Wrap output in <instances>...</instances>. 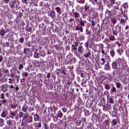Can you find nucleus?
<instances>
[{
    "mask_svg": "<svg viewBox=\"0 0 129 129\" xmlns=\"http://www.w3.org/2000/svg\"><path fill=\"white\" fill-rule=\"evenodd\" d=\"M1 90L4 92H6L8 91V87L7 84L3 85L1 86Z\"/></svg>",
    "mask_w": 129,
    "mask_h": 129,
    "instance_id": "obj_1",
    "label": "nucleus"
},
{
    "mask_svg": "<svg viewBox=\"0 0 129 129\" xmlns=\"http://www.w3.org/2000/svg\"><path fill=\"white\" fill-rule=\"evenodd\" d=\"M15 112L12 111L11 110L10 111L9 114V116L10 118L12 119H14V118L16 119L17 118L16 114V111H15Z\"/></svg>",
    "mask_w": 129,
    "mask_h": 129,
    "instance_id": "obj_2",
    "label": "nucleus"
},
{
    "mask_svg": "<svg viewBox=\"0 0 129 129\" xmlns=\"http://www.w3.org/2000/svg\"><path fill=\"white\" fill-rule=\"evenodd\" d=\"M103 110L105 111H109L110 108V105L109 104H107L106 105H103Z\"/></svg>",
    "mask_w": 129,
    "mask_h": 129,
    "instance_id": "obj_3",
    "label": "nucleus"
},
{
    "mask_svg": "<svg viewBox=\"0 0 129 129\" xmlns=\"http://www.w3.org/2000/svg\"><path fill=\"white\" fill-rule=\"evenodd\" d=\"M106 102V101L104 98H101V99H100V102L98 104V105L100 106H102L103 105H105Z\"/></svg>",
    "mask_w": 129,
    "mask_h": 129,
    "instance_id": "obj_4",
    "label": "nucleus"
},
{
    "mask_svg": "<svg viewBox=\"0 0 129 129\" xmlns=\"http://www.w3.org/2000/svg\"><path fill=\"white\" fill-rule=\"evenodd\" d=\"M28 108V107L25 104L22 106L21 110L23 112L26 113L27 112Z\"/></svg>",
    "mask_w": 129,
    "mask_h": 129,
    "instance_id": "obj_5",
    "label": "nucleus"
},
{
    "mask_svg": "<svg viewBox=\"0 0 129 129\" xmlns=\"http://www.w3.org/2000/svg\"><path fill=\"white\" fill-rule=\"evenodd\" d=\"M117 60H116V61H113L112 63V67L113 69H115L117 66Z\"/></svg>",
    "mask_w": 129,
    "mask_h": 129,
    "instance_id": "obj_6",
    "label": "nucleus"
},
{
    "mask_svg": "<svg viewBox=\"0 0 129 129\" xmlns=\"http://www.w3.org/2000/svg\"><path fill=\"white\" fill-rule=\"evenodd\" d=\"M111 11H109L108 9H107L105 14L106 17L107 18L110 17L111 15Z\"/></svg>",
    "mask_w": 129,
    "mask_h": 129,
    "instance_id": "obj_7",
    "label": "nucleus"
},
{
    "mask_svg": "<svg viewBox=\"0 0 129 129\" xmlns=\"http://www.w3.org/2000/svg\"><path fill=\"white\" fill-rule=\"evenodd\" d=\"M84 49L83 47L81 46H79L78 47V51L80 53L82 54L83 53Z\"/></svg>",
    "mask_w": 129,
    "mask_h": 129,
    "instance_id": "obj_8",
    "label": "nucleus"
},
{
    "mask_svg": "<svg viewBox=\"0 0 129 129\" xmlns=\"http://www.w3.org/2000/svg\"><path fill=\"white\" fill-rule=\"evenodd\" d=\"M73 17L75 18H78L80 16V14L76 12H73Z\"/></svg>",
    "mask_w": 129,
    "mask_h": 129,
    "instance_id": "obj_9",
    "label": "nucleus"
},
{
    "mask_svg": "<svg viewBox=\"0 0 129 129\" xmlns=\"http://www.w3.org/2000/svg\"><path fill=\"white\" fill-rule=\"evenodd\" d=\"M50 16L52 18H53L55 17V12L54 11H51L49 13Z\"/></svg>",
    "mask_w": 129,
    "mask_h": 129,
    "instance_id": "obj_10",
    "label": "nucleus"
},
{
    "mask_svg": "<svg viewBox=\"0 0 129 129\" xmlns=\"http://www.w3.org/2000/svg\"><path fill=\"white\" fill-rule=\"evenodd\" d=\"M97 46H98L99 47L100 49L101 50V49H102V50L101 51V53L103 55L105 52L104 50H103V45L102 44H99L98 45H97Z\"/></svg>",
    "mask_w": 129,
    "mask_h": 129,
    "instance_id": "obj_11",
    "label": "nucleus"
},
{
    "mask_svg": "<svg viewBox=\"0 0 129 129\" xmlns=\"http://www.w3.org/2000/svg\"><path fill=\"white\" fill-rule=\"evenodd\" d=\"M94 27H93L92 28V29L93 30V38L95 39V38H96V36H97V34L96 33V29H94Z\"/></svg>",
    "mask_w": 129,
    "mask_h": 129,
    "instance_id": "obj_12",
    "label": "nucleus"
},
{
    "mask_svg": "<svg viewBox=\"0 0 129 129\" xmlns=\"http://www.w3.org/2000/svg\"><path fill=\"white\" fill-rule=\"evenodd\" d=\"M105 67L107 70H110L111 67L110 66V64L109 62H107L106 64L105 65Z\"/></svg>",
    "mask_w": 129,
    "mask_h": 129,
    "instance_id": "obj_13",
    "label": "nucleus"
},
{
    "mask_svg": "<svg viewBox=\"0 0 129 129\" xmlns=\"http://www.w3.org/2000/svg\"><path fill=\"white\" fill-rule=\"evenodd\" d=\"M13 121L11 119H9L6 121V123L10 127H11L12 126V122Z\"/></svg>",
    "mask_w": 129,
    "mask_h": 129,
    "instance_id": "obj_14",
    "label": "nucleus"
},
{
    "mask_svg": "<svg viewBox=\"0 0 129 129\" xmlns=\"http://www.w3.org/2000/svg\"><path fill=\"white\" fill-rule=\"evenodd\" d=\"M109 39L111 41H114L116 40V39L115 38V37L112 35H111V36H110L109 37Z\"/></svg>",
    "mask_w": 129,
    "mask_h": 129,
    "instance_id": "obj_15",
    "label": "nucleus"
},
{
    "mask_svg": "<svg viewBox=\"0 0 129 129\" xmlns=\"http://www.w3.org/2000/svg\"><path fill=\"white\" fill-rule=\"evenodd\" d=\"M40 119L39 115L36 114L34 115V120L35 121H39Z\"/></svg>",
    "mask_w": 129,
    "mask_h": 129,
    "instance_id": "obj_16",
    "label": "nucleus"
},
{
    "mask_svg": "<svg viewBox=\"0 0 129 129\" xmlns=\"http://www.w3.org/2000/svg\"><path fill=\"white\" fill-rule=\"evenodd\" d=\"M111 56L112 57H113L115 56V52L113 49L111 50L110 52Z\"/></svg>",
    "mask_w": 129,
    "mask_h": 129,
    "instance_id": "obj_17",
    "label": "nucleus"
},
{
    "mask_svg": "<svg viewBox=\"0 0 129 129\" xmlns=\"http://www.w3.org/2000/svg\"><path fill=\"white\" fill-rule=\"evenodd\" d=\"M106 90H109L110 89V85L106 84H105L104 86Z\"/></svg>",
    "mask_w": 129,
    "mask_h": 129,
    "instance_id": "obj_18",
    "label": "nucleus"
},
{
    "mask_svg": "<svg viewBox=\"0 0 129 129\" xmlns=\"http://www.w3.org/2000/svg\"><path fill=\"white\" fill-rule=\"evenodd\" d=\"M99 62L101 64L104 65L106 62V61L105 59L103 58H102L101 59V60H100Z\"/></svg>",
    "mask_w": 129,
    "mask_h": 129,
    "instance_id": "obj_19",
    "label": "nucleus"
},
{
    "mask_svg": "<svg viewBox=\"0 0 129 129\" xmlns=\"http://www.w3.org/2000/svg\"><path fill=\"white\" fill-rule=\"evenodd\" d=\"M91 54V53L90 51H88L87 53H85L84 55V57L85 58L88 57Z\"/></svg>",
    "mask_w": 129,
    "mask_h": 129,
    "instance_id": "obj_20",
    "label": "nucleus"
},
{
    "mask_svg": "<svg viewBox=\"0 0 129 129\" xmlns=\"http://www.w3.org/2000/svg\"><path fill=\"white\" fill-rule=\"evenodd\" d=\"M4 125V120L2 118H0V126H3Z\"/></svg>",
    "mask_w": 129,
    "mask_h": 129,
    "instance_id": "obj_21",
    "label": "nucleus"
},
{
    "mask_svg": "<svg viewBox=\"0 0 129 129\" xmlns=\"http://www.w3.org/2000/svg\"><path fill=\"white\" fill-rule=\"evenodd\" d=\"M25 29L27 32H30L32 30V28L30 26L29 27L28 25H27Z\"/></svg>",
    "mask_w": 129,
    "mask_h": 129,
    "instance_id": "obj_22",
    "label": "nucleus"
},
{
    "mask_svg": "<svg viewBox=\"0 0 129 129\" xmlns=\"http://www.w3.org/2000/svg\"><path fill=\"white\" fill-rule=\"evenodd\" d=\"M111 21L112 22V23L114 25L117 22L116 20L114 19L113 18L111 17L110 18Z\"/></svg>",
    "mask_w": 129,
    "mask_h": 129,
    "instance_id": "obj_23",
    "label": "nucleus"
},
{
    "mask_svg": "<svg viewBox=\"0 0 129 129\" xmlns=\"http://www.w3.org/2000/svg\"><path fill=\"white\" fill-rule=\"evenodd\" d=\"M34 56L35 58H38L40 57L39 54L38 53L35 52L34 53Z\"/></svg>",
    "mask_w": 129,
    "mask_h": 129,
    "instance_id": "obj_24",
    "label": "nucleus"
},
{
    "mask_svg": "<svg viewBox=\"0 0 129 129\" xmlns=\"http://www.w3.org/2000/svg\"><path fill=\"white\" fill-rule=\"evenodd\" d=\"M113 125H116L117 124V121H116V119H113L112 121L110 122Z\"/></svg>",
    "mask_w": 129,
    "mask_h": 129,
    "instance_id": "obj_25",
    "label": "nucleus"
},
{
    "mask_svg": "<svg viewBox=\"0 0 129 129\" xmlns=\"http://www.w3.org/2000/svg\"><path fill=\"white\" fill-rule=\"evenodd\" d=\"M122 7L124 9H126L128 8V4L127 3H124L122 5Z\"/></svg>",
    "mask_w": 129,
    "mask_h": 129,
    "instance_id": "obj_26",
    "label": "nucleus"
},
{
    "mask_svg": "<svg viewBox=\"0 0 129 129\" xmlns=\"http://www.w3.org/2000/svg\"><path fill=\"white\" fill-rule=\"evenodd\" d=\"M62 113L60 111H59L58 112L57 116L61 118L62 116Z\"/></svg>",
    "mask_w": 129,
    "mask_h": 129,
    "instance_id": "obj_27",
    "label": "nucleus"
},
{
    "mask_svg": "<svg viewBox=\"0 0 129 129\" xmlns=\"http://www.w3.org/2000/svg\"><path fill=\"white\" fill-rule=\"evenodd\" d=\"M16 4V2L14 1H13L12 3V5H11V8H15V6Z\"/></svg>",
    "mask_w": 129,
    "mask_h": 129,
    "instance_id": "obj_28",
    "label": "nucleus"
},
{
    "mask_svg": "<svg viewBox=\"0 0 129 129\" xmlns=\"http://www.w3.org/2000/svg\"><path fill=\"white\" fill-rule=\"evenodd\" d=\"M24 115V113L20 111L18 114L19 117L20 118L22 117Z\"/></svg>",
    "mask_w": 129,
    "mask_h": 129,
    "instance_id": "obj_29",
    "label": "nucleus"
},
{
    "mask_svg": "<svg viewBox=\"0 0 129 129\" xmlns=\"http://www.w3.org/2000/svg\"><path fill=\"white\" fill-rule=\"evenodd\" d=\"M1 116L3 118H5L6 116V113L4 112H2L1 115Z\"/></svg>",
    "mask_w": 129,
    "mask_h": 129,
    "instance_id": "obj_30",
    "label": "nucleus"
},
{
    "mask_svg": "<svg viewBox=\"0 0 129 129\" xmlns=\"http://www.w3.org/2000/svg\"><path fill=\"white\" fill-rule=\"evenodd\" d=\"M28 117V116L27 115H25L23 117V118H22V120H23H23H24L25 121V122L26 123V121H28L27 120L26 118H27Z\"/></svg>",
    "mask_w": 129,
    "mask_h": 129,
    "instance_id": "obj_31",
    "label": "nucleus"
},
{
    "mask_svg": "<svg viewBox=\"0 0 129 129\" xmlns=\"http://www.w3.org/2000/svg\"><path fill=\"white\" fill-rule=\"evenodd\" d=\"M116 86L117 88H119L121 86V84L119 82H117L116 84Z\"/></svg>",
    "mask_w": 129,
    "mask_h": 129,
    "instance_id": "obj_32",
    "label": "nucleus"
},
{
    "mask_svg": "<svg viewBox=\"0 0 129 129\" xmlns=\"http://www.w3.org/2000/svg\"><path fill=\"white\" fill-rule=\"evenodd\" d=\"M30 50L29 48H24V51L23 52V53L25 54H26L28 52V50Z\"/></svg>",
    "mask_w": 129,
    "mask_h": 129,
    "instance_id": "obj_33",
    "label": "nucleus"
},
{
    "mask_svg": "<svg viewBox=\"0 0 129 129\" xmlns=\"http://www.w3.org/2000/svg\"><path fill=\"white\" fill-rule=\"evenodd\" d=\"M79 23L81 26H84L85 25V23L83 20H81L79 21Z\"/></svg>",
    "mask_w": 129,
    "mask_h": 129,
    "instance_id": "obj_34",
    "label": "nucleus"
},
{
    "mask_svg": "<svg viewBox=\"0 0 129 129\" xmlns=\"http://www.w3.org/2000/svg\"><path fill=\"white\" fill-rule=\"evenodd\" d=\"M126 22V20H124L123 19H121L119 21L120 23L121 24L124 23Z\"/></svg>",
    "mask_w": 129,
    "mask_h": 129,
    "instance_id": "obj_35",
    "label": "nucleus"
},
{
    "mask_svg": "<svg viewBox=\"0 0 129 129\" xmlns=\"http://www.w3.org/2000/svg\"><path fill=\"white\" fill-rule=\"evenodd\" d=\"M112 33L113 35L117 36L118 35V33L116 30H113Z\"/></svg>",
    "mask_w": 129,
    "mask_h": 129,
    "instance_id": "obj_36",
    "label": "nucleus"
},
{
    "mask_svg": "<svg viewBox=\"0 0 129 129\" xmlns=\"http://www.w3.org/2000/svg\"><path fill=\"white\" fill-rule=\"evenodd\" d=\"M5 33V31L3 29L0 32V34L2 36H4V34Z\"/></svg>",
    "mask_w": 129,
    "mask_h": 129,
    "instance_id": "obj_37",
    "label": "nucleus"
},
{
    "mask_svg": "<svg viewBox=\"0 0 129 129\" xmlns=\"http://www.w3.org/2000/svg\"><path fill=\"white\" fill-rule=\"evenodd\" d=\"M96 21H95L93 20H92L91 21V26H93L95 25V23H96Z\"/></svg>",
    "mask_w": 129,
    "mask_h": 129,
    "instance_id": "obj_38",
    "label": "nucleus"
},
{
    "mask_svg": "<svg viewBox=\"0 0 129 129\" xmlns=\"http://www.w3.org/2000/svg\"><path fill=\"white\" fill-rule=\"evenodd\" d=\"M111 91L114 92H116V90L115 87H112L111 89Z\"/></svg>",
    "mask_w": 129,
    "mask_h": 129,
    "instance_id": "obj_39",
    "label": "nucleus"
},
{
    "mask_svg": "<svg viewBox=\"0 0 129 129\" xmlns=\"http://www.w3.org/2000/svg\"><path fill=\"white\" fill-rule=\"evenodd\" d=\"M19 42L21 43H23L24 41V38H21L19 39Z\"/></svg>",
    "mask_w": 129,
    "mask_h": 129,
    "instance_id": "obj_40",
    "label": "nucleus"
},
{
    "mask_svg": "<svg viewBox=\"0 0 129 129\" xmlns=\"http://www.w3.org/2000/svg\"><path fill=\"white\" fill-rule=\"evenodd\" d=\"M74 44H75V45H72V47H77L78 45V42H74Z\"/></svg>",
    "mask_w": 129,
    "mask_h": 129,
    "instance_id": "obj_41",
    "label": "nucleus"
},
{
    "mask_svg": "<svg viewBox=\"0 0 129 129\" xmlns=\"http://www.w3.org/2000/svg\"><path fill=\"white\" fill-rule=\"evenodd\" d=\"M55 10L57 11V13H59L60 11V9L58 7L55 8Z\"/></svg>",
    "mask_w": 129,
    "mask_h": 129,
    "instance_id": "obj_42",
    "label": "nucleus"
},
{
    "mask_svg": "<svg viewBox=\"0 0 129 129\" xmlns=\"http://www.w3.org/2000/svg\"><path fill=\"white\" fill-rule=\"evenodd\" d=\"M1 102L2 103V104H4L7 103V100L6 99H5L1 100Z\"/></svg>",
    "mask_w": 129,
    "mask_h": 129,
    "instance_id": "obj_43",
    "label": "nucleus"
},
{
    "mask_svg": "<svg viewBox=\"0 0 129 129\" xmlns=\"http://www.w3.org/2000/svg\"><path fill=\"white\" fill-rule=\"evenodd\" d=\"M29 117L30 118V120L29 121H26V123H31L33 122L32 117L31 116H30Z\"/></svg>",
    "mask_w": 129,
    "mask_h": 129,
    "instance_id": "obj_44",
    "label": "nucleus"
},
{
    "mask_svg": "<svg viewBox=\"0 0 129 129\" xmlns=\"http://www.w3.org/2000/svg\"><path fill=\"white\" fill-rule=\"evenodd\" d=\"M17 104H15V105H14L13 104H11V107L13 109H15L17 107Z\"/></svg>",
    "mask_w": 129,
    "mask_h": 129,
    "instance_id": "obj_45",
    "label": "nucleus"
},
{
    "mask_svg": "<svg viewBox=\"0 0 129 129\" xmlns=\"http://www.w3.org/2000/svg\"><path fill=\"white\" fill-rule=\"evenodd\" d=\"M109 103L112 104L113 103H114V101L113 100V99L112 98H109Z\"/></svg>",
    "mask_w": 129,
    "mask_h": 129,
    "instance_id": "obj_46",
    "label": "nucleus"
},
{
    "mask_svg": "<svg viewBox=\"0 0 129 129\" xmlns=\"http://www.w3.org/2000/svg\"><path fill=\"white\" fill-rule=\"evenodd\" d=\"M78 2L79 3L82 4H84V0H78Z\"/></svg>",
    "mask_w": 129,
    "mask_h": 129,
    "instance_id": "obj_47",
    "label": "nucleus"
},
{
    "mask_svg": "<svg viewBox=\"0 0 129 129\" xmlns=\"http://www.w3.org/2000/svg\"><path fill=\"white\" fill-rule=\"evenodd\" d=\"M22 123H21V126H22V127L23 128L25 126V123L23 122V120H22Z\"/></svg>",
    "mask_w": 129,
    "mask_h": 129,
    "instance_id": "obj_48",
    "label": "nucleus"
},
{
    "mask_svg": "<svg viewBox=\"0 0 129 129\" xmlns=\"http://www.w3.org/2000/svg\"><path fill=\"white\" fill-rule=\"evenodd\" d=\"M100 79H102V77H104V76L103 75H102L101 74H99L98 75Z\"/></svg>",
    "mask_w": 129,
    "mask_h": 129,
    "instance_id": "obj_49",
    "label": "nucleus"
},
{
    "mask_svg": "<svg viewBox=\"0 0 129 129\" xmlns=\"http://www.w3.org/2000/svg\"><path fill=\"white\" fill-rule=\"evenodd\" d=\"M84 45L86 47V48H88V45H89V44L88 43L86 42L84 44Z\"/></svg>",
    "mask_w": 129,
    "mask_h": 129,
    "instance_id": "obj_50",
    "label": "nucleus"
},
{
    "mask_svg": "<svg viewBox=\"0 0 129 129\" xmlns=\"http://www.w3.org/2000/svg\"><path fill=\"white\" fill-rule=\"evenodd\" d=\"M4 95L3 93H2L1 94V98L2 99H5V97L4 96Z\"/></svg>",
    "mask_w": 129,
    "mask_h": 129,
    "instance_id": "obj_51",
    "label": "nucleus"
},
{
    "mask_svg": "<svg viewBox=\"0 0 129 129\" xmlns=\"http://www.w3.org/2000/svg\"><path fill=\"white\" fill-rule=\"evenodd\" d=\"M23 68V66L22 64H20L19 65V67L18 68L20 70Z\"/></svg>",
    "mask_w": 129,
    "mask_h": 129,
    "instance_id": "obj_52",
    "label": "nucleus"
},
{
    "mask_svg": "<svg viewBox=\"0 0 129 129\" xmlns=\"http://www.w3.org/2000/svg\"><path fill=\"white\" fill-rule=\"evenodd\" d=\"M79 30H80V31L81 33L83 32V28L82 27H79Z\"/></svg>",
    "mask_w": 129,
    "mask_h": 129,
    "instance_id": "obj_53",
    "label": "nucleus"
},
{
    "mask_svg": "<svg viewBox=\"0 0 129 129\" xmlns=\"http://www.w3.org/2000/svg\"><path fill=\"white\" fill-rule=\"evenodd\" d=\"M73 20V19H71L69 20V22L70 23V24L71 25H72L73 24L72 21Z\"/></svg>",
    "mask_w": 129,
    "mask_h": 129,
    "instance_id": "obj_54",
    "label": "nucleus"
},
{
    "mask_svg": "<svg viewBox=\"0 0 129 129\" xmlns=\"http://www.w3.org/2000/svg\"><path fill=\"white\" fill-rule=\"evenodd\" d=\"M62 110L64 112H66V108L65 107L62 108Z\"/></svg>",
    "mask_w": 129,
    "mask_h": 129,
    "instance_id": "obj_55",
    "label": "nucleus"
},
{
    "mask_svg": "<svg viewBox=\"0 0 129 129\" xmlns=\"http://www.w3.org/2000/svg\"><path fill=\"white\" fill-rule=\"evenodd\" d=\"M115 43L118 44V46L119 47H120L121 46V44L119 43L118 41L116 42H115Z\"/></svg>",
    "mask_w": 129,
    "mask_h": 129,
    "instance_id": "obj_56",
    "label": "nucleus"
},
{
    "mask_svg": "<svg viewBox=\"0 0 129 129\" xmlns=\"http://www.w3.org/2000/svg\"><path fill=\"white\" fill-rule=\"evenodd\" d=\"M89 9V7L86 6H85V8H84V10H85V11H86L87 10H88Z\"/></svg>",
    "mask_w": 129,
    "mask_h": 129,
    "instance_id": "obj_57",
    "label": "nucleus"
},
{
    "mask_svg": "<svg viewBox=\"0 0 129 129\" xmlns=\"http://www.w3.org/2000/svg\"><path fill=\"white\" fill-rule=\"evenodd\" d=\"M28 73L25 72H23V75L25 76L26 77L28 75Z\"/></svg>",
    "mask_w": 129,
    "mask_h": 129,
    "instance_id": "obj_58",
    "label": "nucleus"
},
{
    "mask_svg": "<svg viewBox=\"0 0 129 129\" xmlns=\"http://www.w3.org/2000/svg\"><path fill=\"white\" fill-rule=\"evenodd\" d=\"M93 3V4L95 5L97 4V0H94L92 1Z\"/></svg>",
    "mask_w": 129,
    "mask_h": 129,
    "instance_id": "obj_59",
    "label": "nucleus"
},
{
    "mask_svg": "<svg viewBox=\"0 0 129 129\" xmlns=\"http://www.w3.org/2000/svg\"><path fill=\"white\" fill-rule=\"evenodd\" d=\"M4 72L5 73H7L9 72L8 70V69H5L4 70Z\"/></svg>",
    "mask_w": 129,
    "mask_h": 129,
    "instance_id": "obj_60",
    "label": "nucleus"
},
{
    "mask_svg": "<svg viewBox=\"0 0 129 129\" xmlns=\"http://www.w3.org/2000/svg\"><path fill=\"white\" fill-rule=\"evenodd\" d=\"M114 15H117L118 14V12L117 11L115 10L114 11Z\"/></svg>",
    "mask_w": 129,
    "mask_h": 129,
    "instance_id": "obj_61",
    "label": "nucleus"
},
{
    "mask_svg": "<svg viewBox=\"0 0 129 129\" xmlns=\"http://www.w3.org/2000/svg\"><path fill=\"white\" fill-rule=\"evenodd\" d=\"M90 30L86 32V34L87 35H90L91 33Z\"/></svg>",
    "mask_w": 129,
    "mask_h": 129,
    "instance_id": "obj_62",
    "label": "nucleus"
},
{
    "mask_svg": "<svg viewBox=\"0 0 129 129\" xmlns=\"http://www.w3.org/2000/svg\"><path fill=\"white\" fill-rule=\"evenodd\" d=\"M50 74L49 73H48L47 76V77L48 78H50Z\"/></svg>",
    "mask_w": 129,
    "mask_h": 129,
    "instance_id": "obj_63",
    "label": "nucleus"
},
{
    "mask_svg": "<svg viewBox=\"0 0 129 129\" xmlns=\"http://www.w3.org/2000/svg\"><path fill=\"white\" fill-rule=\"evenodd\" d=\"M37 126L40 127H41V123L40 122L38 123V124L37 125Z\"/></svg>",
    "mask_w": 129,
    "mask_h": 129,
    "instance_id": "obj_64",
    "label": "nucleus"
}]
</instances>
